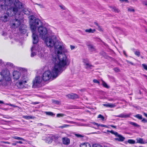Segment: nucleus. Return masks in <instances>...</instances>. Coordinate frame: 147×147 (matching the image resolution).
Returning a JSON list of instances; mask_svg holds the SVG:
<instances>
[{
  "label": "nucleus",
  "instance_id": "obj_1",
  "mask_svg": "<svg viewBox=\"0 0 147 147\" xmlns=\"http://www.w3.org/2000/svg\"><path fill=\"white\" fill-rule=\"evenodd\" d=\"M63 50L59 53H55V56L52 55V60L55 63L54 70L57 71L59 74L64 70L63 68L68 66L70 63V61L66 55L62 53Z\"/></svg>",
  "mask_w": 147,
  "mask_h": 147
},
{
  "label": "nucleus",
  "instance_id": "obj_2",
  "mask_svg": "<svg viewBox=\"0 0 147 147\" xmlns=\"http://www.w3.org/2000/svg\"><path fill=\"white\" fill-rule=\"evenodd\" d=\"M45 39L46 44L48 47L54 46L55 53H59L64 49V46L61 42L57 41L56 36L51 35L47 37Z\"/></svg>",
  "mask_w": 147,
  "mask_h": 147
},
{
  "label": "nucleus",
  "instance_id": "obj_3",
  "mask_svg": "<svg viewBox=\"0 0 147 147\" xmlns=\"http://www.w3.org/2000/svg\"><path fill=\"white\" fill-rule=\"evenodd\" d=\"M59 73L57 71L54 70V68L52 70V71L50 70L46 71L42 75V80L44 81H47L50 79L52 80L58 76Z\"/></svg>",
  "mask_w": 147,
  "mask_h": 147
},
{
  "label": "nucleus",
  "instance_id": "obj_4",
  "mask_svg": "<svg viewBox=\"0 0 147 147\" xmlns=\"http://www.w3.org/2000/svg\"><path fill=\"white\" fill-rule=\"evenodd\" d=\"M30 25L31 31H36V27L38 26L39 24L42 23L41 22L38 18H36L33 16H31Z\"/></svg>",
  "mask_w": 147,
  "mask_h": 147
},
{
  "label": "nucleus",
  "instance_id": "obj_5",
  "mask_svg": "<svg viewBox=\"0 0 147 147\" xmlns=\"http://www.w3.org/2000/svg\"><path fill=\"white\" fill-rule=\"evenodd\" d=\"M38 31L40 37L43 40L45 39L47 37L48 33L47 28L42 26H40L38 27Z\"/></svg>",
  "mask_w": 147,
  "mask_h": 147
},
{
  "label": "nucleus",
  "instance_id": "obj_6",
  "mask_svg": "<svg viewBox=\"0 0 147 147\" xmlns=\"http://www.w3.org/2000/svg\"><path fill=\"white\" fill-rule=\"evenodd\" d=\"M6 14L8 16H12L15 14L16 17H18L20 19H22V17L20 18V16H18L21 15V13H19L18 12V9L16 8H10L7 9L6 12Z\"/></svg>",
  "mask_w": 147,
  "mask_h": 147
},
{
  "label": "nucleus",
  "instance_id": "obj_7",
  "mask_svg": "<svg viewBox=\"0 0 147 147\" xmlns=\"http://www.w3.org/2000/svg\"><path fill=\"white\" fill-rule=\"evenodd\" d=\"M20 72L16 70L14 71L13 72V79L16 80H18L21 76V72L23 74H25L27 72V70L24 68H21L20 70Z\"/></svg>",
  "mask_w": 147,
  "mask_h": 147
},
{
  "label": "nucleus",
  "instance_id": "obj_8",
  "mask_svg": "<svg viewBox=\"0 0 147 147\" xmlns=\"http://www.w3.org/2000/svg\"><path fill=\"white\" fill-rule=\"evenodd\" d=\"M42 80V79L40 76H38L36 77L33 80L32 88H36L40 87Z\"/></svg>",
  "mask_w": 147,
  "mask_h": 147
},
{
  "label": "nucleus",
  "instance_id": "obj_9",
  "mask_svg": "<svg viewBox=\"0 0 147 147\" xmlns=\"http://www.w3.org/2000/svg\"><path fill=\"white\" fill-rule=\"evenodd\" d=\"M1 73L3 76H4L5 80L9 81L11 80L10 72L8 69H3L2 70Z\"/></svg>",
  "mask_w": 147,
  "mask_h": 147
},
{
  "label": "nucleus",
  "instance_id": "obj_10",
  "mask_svg": "<svg viewBox=\"0 0 147 147\" xmlns=\"http://www.w3.org/2000/svg\"><path fill=\"white\" fill-rule=\"evenodd\" d=\"M20 16V18L22 17V19H20L19 18H18V17H16L18 18L19 19L16 18H15L14 19H13L12 20L11 22V24H12V26H13L15 28H17L18 27L19 25H20L21 24V22L20 20H22L23 18V17L22 16V15L21 14V15L18 16Z\"/></svg>",
  "mask_w": 147,
  "mask_h": 147
},
{
  "label": "nucleus",
  "instance_id": "obj_11",
  "mask_svg": "<svg viewBox=\"0 0 147 147\" xmlns=\"http://www.w3.org/2000/svg\"><path fill=\"white\" fill-rule=\"evenodd\" d=\"M32 33V36L33 43L34 45H36V47H40L39 45H38L37 44V43L38 42L39 39L38 35L36 34V31H31Z\"/></svg>",
  "mask_w": 147,
  "mask_h": 147
},
{
  "label": "nucleus",
  "instance_id": "obj_12",
  "mask_svg": "<svg viewBox=\"0 0 147 147\" xmlns=\"http://www.w3.org/2000/svg\"><path fill=\"white\" fill-rule=\"evenodd\" d=\"M41 49V48L40 47H36V45H33L31 48V57H33L36 55L37 52H39L40 51Z\"/></svg>",
  "mask_w": 147,
  "mask_h": 147
},
{
  "label": "nucleus",
  "instance_id": "obj_13",
  "mask_svg": "<svg viewBox=\"0 0 147 147\" xmlns=\"http://www.w3.org/2000/svg\"><path fill=\"white\" fill-rule=\"evenodd\" d=\"M27 83L26 80L21 79L17 83L18 87L20 88H23L25 87V85Z\"/></svg>",
  "mask_w": 147,
  "mask_h": 147
},
{
  "label": "nucleus",
  "instance_id": "obj_14",
  "mask_svg": "<svg viewBox=\"0 0 147 147\" xmlns=\"http://www.w3.org/2000/svg\"><path fill=\"white\" fill-rule=\"evenodd\" d=\"M15 7L13 8L18 9L22 8L23 7L22 3L19 1V0H15L14 3Z\"/></svg>",
  "mask_w": 147,
  "mask_h": 147
},
{
  "label": "nucleus",
  "instance_id": "obj_15",
  "mask_svg": "<svg viewBox=\"0 0 147 147\" xmlns=\"http://www.w3.org/2000/svg\"><path fill=\"white\" fill-rule=\"evenodd\" d=\"M26 28L27 27L26 25L22 24L20 26L19 28L20 31L21 33L24 34L26 32Z\"/></svg>",
  "mask_w": 147,
  "mask_h": 147
},
{
  "label": "nucleus",
  "instance_id": "obj_16",
  "mask_svg": "<svg viewBox=\"0 0 147 147\" xmlns=\"http://www.w3.org/2000/svg\"><path fill=\"white\" fill-rule=\"evenodd\" d=\"M116 137L117 138H115V140L120 142H123L124 141L125 139V137L119 134L118 133Z\"/></svg>",
  "mask_w": 147,
  "mask_h": 147
},
{
  "label": "nucleus",
  "instance_id": "obj_17",
  "mask_svg": "<svg viewBox=\"0 0 147 147\" xmlns=\"http://www.w3.org/2000/svg\"><path fill=\"white\" fill-rule=\"evenodd\" d=\"M0 1H3V3L6 6H11L13 3L12 0H0Z\"/></svg>",
  "mask_w": 147,
  "mask_h": 147
},
{
  "label": "nucleus",
  "instance_id": "obj_18",
  "mask_svg": "<svg viewBox=\"0 0 147 147\" xmlns=\"http://www.w3.org/2000/svg\"><path fill=\"white\" fill-rule=\"evenodd\" d=\"M62 142L64 144L68 145L70 143L69 139L67 137H64L62 138Z\"/></svg>",
  "mask_w": 147,
  "mask_h": 147
},
{
  "label": "nucleus",
  "instance_id": "obj_19",
  "mask_svg": "<svg viewBox=\"0 0 147 147\" xmlns=\"http://www.w3.org/2000/svg\"><path fill=\"white\" fill-rule=\"evenodd\" d=\"M67 96L69 98L72 99L77 98L79 97L78 96V95L74 93L68 94L67 95Z\"/></svg>",
  "mask_w": 147,
  "mask_h": 147
},
{
  "label": "nucleus",
  "instance_id": "obj_20",
  "mask_svg": "<svg viewBox=\"0 0 147 147\" xmlns=\"http://www.w3.org/2000/svg\"><path fill=\"white\" fill-rule=\"evenodd\" d=\"M131 114H125L124 113H121L119 115H115V116L117 117H119L122 118H127L129 117L130 116Z\"/></svg>",
  "mask_w": 147,
  "mask_h": 147
},
{
  "label": "nucleus",
  "instance_id": "obj_21",
  "mask_svg": "<svg viewBox=\"0 0 147 147\" xmlns=\"http://www.w3.org/2000/svg\"><path fill=\"white\" fill-rule=\"evenodd\" d=\"M22 12L24 13L25 14H26L27 15H29L30 14V12L28 10V9L25 8H24L23 9L22 11H21V12H19V13H21V14L23 15V14L22 13ZM22 16H23V15Z\"/></svg>",
  "mask_w": 147,
  "mask_h": 147
},
{
  "label": "nucleus",
  "instance_id": "obj_22",
  "mask_svg": "<svg viewBox=\"0 0 147 147\" xmlns=\"http://www.w3.org/2000/svg\"><path fill=\"white\" fill-rule=\"evenodd\" d=\"M80 147H91V145L88 143H84L80 145Z\"/></svg>",
  "mask_w": 147,
  "mask_h": 147
},
{
  "label": "nucleus",
  "instance_id": "obj_23",
  "mask_svg": "<svg viewBox=\"0 0 147 147\" xmlns=\"http://www.w3.org/2000/svg\"><path fill=\"white\" fill-rule=\"evenodd\" d=\"M9 17L7 15H5L1 17L2 19L3 20V21L5 22L9 20Z\"/></svg>",
  "mask_w": 147,
  "mask_h": 147
},
{
  "label": "nucleus",
  "instance_id": "obj_24",
  "mask_svg": "<svg viewBox=\"0 0 147 147\" xmlns=\"http://www.w3.org/2000/svg\"><path fill=\"white\" fill-rule=\"evenodd\" d=\"M89 50L91 52L95 51L96 50L94 47L92 45H90L88 46Z\"/></svg>",
  "mask_w": 147,
  "mask_h": 147
},
{
  "label": "nucleus",
  "instance_id": "obj_25",
  "mask_svg": "<svg viewBox=\"0 0 147 147\" xmlns=\"http://www.w3.org/2000/svg\"><path fill=\"white\" fill-rule=\"evenodd\" d=\"M137 143H140L141 144H144L146 142L143 141V140L142 138H137L136 139Z\"/></svg>",
  "mask_w": 147,
  "mask_h": 147
},
{
  "label": "nucleus",
  "instance_id": "obj_26",
  "mask_svg": "<svg viewBox=\"0 0 147 147\" xmlns=\"http://www.w3.org/2000/svg\"><path fill=\"white\" fill-rule=\"evenodd\" d=\"M125 143L127 144V143H128L131 144H133L136 143V141L135 140L132 139H129L127 142H125Z\"/></svg>",
  "mask_w": 147,
  "mask_h": 147
},
{
  "label": "nucleus",
  "instance_id": "obj_27",
  "mask_svg": "<svg viewBox=\"0 0 147 147\" xmlns=\"http://www.w3.org/2000/svg\"><path fill=\"white\" fill-rule=\"evenodd\" d=\"M60 138V137L57 135H55L54 136V140L56 143H59V140Z\"/></svg>",
  "mask_w": 147,
  "mask_h": 147
},
{
  "label": "nucleus",
  "instance_id": "obj_28",
  "mask_svg": "<svg viewBox=\"0 0 147 147\" xmlns=\"http://www.w3.org/2000/svg\"><path fill=\"white\" fill-rule=\"evenodd\" d=\"M110 7L112 9V11L115 13H119L120 11L119 10L115 7Z\"/></svg>",
  "mask_w": 147,
  "mask_h": 147
},
{
  "label": "nucleus",
  "instance_id": "obj_29",
  "mask_svg": "<svg viewBox=\"0 0 147 147\" xmlns=\"http://www.w3.org/2000/svg\"><path fill=\"white\" fill-rule=\"evenodd\" d=\"M85 32H88L89 33H93L96 31L95 29H93L92 30L91 28H90L89 29H86L85 30Z\"/></svg>",
  "mask_w": 147,
  "mask_h": 147
},
{
  "label": "nucleus",
  "instance_id": "obj_30",
  "mask_svg": "<svg viewBox=\"0 0 147 147\" xmlns=\"http://www.w3.org/2000/svg\"><path fill=\"white\" fill-rule=\"evenodd\" d=\"M23 118L27 119H34V118L35 117L34 116H23Z\"/></svg>",
  "mask_w": 147,
  "mask_h": 147
},
{
  "label": "nucleus",
  "instance_id": "obj_31",
  "mask_svg": "<svg viewBox=\"0 0 147 147\" xmlns=\"http://www.w3.org/2000/svg\"><path fill=\"white\" fill-rule=\"evenodd\" d=\"M129 123L135 127H140V125H138L136 123L134 122L129 121Z\"/></svg>",
  "mask_w": 147,
  "mask_h": 147
},
{
  "label": "nucleus",
  "instance_id": "obj_32",
  "mask_svg": "<svg viewBox=\"0 0 147 147\" xmlns=\"http://www.w3.org/2000/svg\"><path fill=\"white\" fill-rule=\"evenodd\" d=\"M45 113L47 115L51 116H54L55 115V114L51 112H45Z\"/></svg>",
  "mask_w": 147,
  "mask_h": 147
},
{
  "label": "nucleus",
  "instance_id": "obj_33",
  "mask_svg": "<svg viewBox=\"0 0 147 147\" xmlns=\"http://www.w3.org/2000/svg\"><path fill=\"white\" fill-rule=\"evenodd\" d=\"M86 68L87 69L88 68H91V67H93V66L89 63V62L86 63L85 65Z\"/></svg>",
  "mask_w": 147,
  "mask_h": 147
},
{
  "label": "nucleus",
  "instance_id": "obj_34",
  "mask_svg": "<svg viewBox=\"0 0 147 147\" xmlns=\"http://www.w3.org/2000/svg\"><path fill=\"white\" fill-rule=\"evenodd\" d=\"M102 84L104 87L106 88H109V86H108L107 83L104 81H102Z\"/></svg>",
  "mask_w": 147,
  "mask_h": 147
},
{
  "label": "nucleus",
  "instance_id": "obj_35",
  "mask_svg": "<svg viewBox=\"0 0 147 147\" xmlns=\"http://www.w3.org/2000/svg\"><path fill=\"white\" fill-rule=\"evenodd\" d=\"M13 138L17 140H20L23 141H25V140L23 138L16 136H14L13 137Z\"/></svg>",
  "mask_w": 147,
  "mask_h": 147
},
{
  "label": "nucleus",
  "instance_id": "obj_36",
  "mask_svg": "<svg viewBox=\"0 0 147 147\" xmlns=\"http://www.w3.org/2000/svg\"><path fill=\"white\" fill-rule=\"evenodd\" d=\"M70 125H67V124H64L63 125H61L59 127V128L61 129H63L65 128H66L67 127H69L70 126Z\"/></svg>",
  "mask_w": 147,
  "mask_h": 147
},
{
  "label": "nucleus",
  "instance_id": "obj_37",
  "mask_svg": "<svg viewBox=\"0 0 147 147\" xmlns=\"http://www.w3.org/2000/svg\"><path fill=\"white\" fill-rule=\"evenodd\" d=\"M135 117L140 120L142 119V115L139 114L136 115Z\"/></svg>",
  "mask_w": 147,
  "mask_h": 147
},
{
  "label": "nucleus",
  "instance_id": "obj_38",
  "mask_svg": "<svg viewBox=\"0 0 147 147\" xmlns=\"http://www.w3.org/2000/svg\"><path fill=\"white\" fill-rule=\"evenodd\" d=\"M107 132H109L111 133L112 134H114L115 135V136H116V135L118 133L117 132H115L113 130H111V131H109V130H107Z\"/></svg>",
  "mask_w": 147,
  "mask_h": 147
},
{
  "label": "nucleus",
  "instance_id": "obj_39",
  "mask_svg": "<svg viewBox=\"0 0 147 147\" xmlns=\"http://www.w3.org/2000/svg\"><path fill=\"white\" fill-rule=\"evenodd\" d=\"M83 62L85 64V65L86 63H89L88 59L87 58L84 59H83Z\"/></svg>",
  "mask_w": 147,
  "mask_h": 147
},
{
  "label": "nucleus",
  "instance_id": "obj_40",
  "mask_svg": "<svg viewBox=\"0 0 147 147\" xmlns=\"http://www.w3.org/2000/svg\"><path fill=\"white\" fill-rule=\"evenodd\" d=\"M115 106V104H112L111 103L108 104V107L110 108H113Z\"/></svg>",
  "mask_w": 147,
  "mask_h": 147
},
{
  "label": "nucleus",
  "instance_id": "obj_41",
  "mask_svg": "<svg viewBox=\"0 0 147 147\" xmlns=\"http://www.w3.org/2000/svg\"><path fill=\"white\" fill-rule=\"evenodd\" d=\"M98 118H101V120L102 121L104 120L105 119L104 117L101 114H100L98 116Z\"/></svg>",
  "mask_w": 147,
  "mask_h": 147
},
{
  "label": "nucleus",
  "instance_id": "obj_42",
  "mask_svg": "<svg viewBox=\"0 0 147 147\" xmlns=\"http://www.w3.org/2000/svg\"><path fill=\"white\" fill-rule=\"evenodd\" d=\"M135 54L138 57L140 56V53L139 51H136L134 52Z\"/></svg>",
  "mask_w": 147,
  "mask_h": 147
},
{
  "label": "nucleus",
  "instance_id": "obj_43",
  "mask_svg": "<svg viewBox=\"0 0 147 147\" xmlns=\"http://www.w3.org/2000/svg\"><path fill=\"white\" fill-rule=\"evenodd\" d=\"M6 65H7L8 66H10L11 67H12L13 65V64L12 63L8 62L6 63Z\"/></svg>",
  "mask_w": 147,
  "mask_h": 147
},
{
  "label": "nucleus",
  "instance_id": "obj_44",
  "mask_svg": "<svg viewBox=\"0 0 147 147\" xmlns=\"http://www.w3.org/2000/svg\"><path fill=\"white\" fill-rule=\"evenodd\" d=\"M35 4L39 6L40 8H45L44 6L40 4H38L37 3H35Z\"/></svg>",
  "mask_w": 147,
  "mask_h": 147
},
{
  "label": "nucleus",
  "instance_id": "obj_45",
  "mask_svg": "<svg viewBox=\"0 0 147 147\" xmlns=\"http://www.w3.org/2000/svg\"><path fill=\"white\" fill-rule=\"evenodd\" d=\"M75 135L76 137L78 138H82L84 137L83 136L80 134H75Z\"/></svg>",
  "mask_w": 147,
  "mask_h": 147
},
{
  "label": "nucleus",
  "instance_id": "obj_46",
  "mask_svg": "<svg viewBox=\"0 0 147 147\" xmlns=\"http://www.w3.org/2000/svg\"><path fill=\"white\" fill-rule=\"evenodd\" d=\"M4 79V76L2 75V74L0 72V82L3 80Z\"/></svg>",
  "mask_w": 147,
  "mask_h": 147
},
{
  "label": "nucleus",
  "instance_id": "obj_47",
  "mask_svg": "<svg viewBox=\"0 0 147 147\" xmlns=\"http://www.w3.org/2000/svg\"><path fill=\"white\" fill-rule=\"evenodd\" d=\"M93 81V82L95 83L98 84H100L99 82L96 79H94Z\"/></svg>",
  "mask_w": 147,
  "mask_h": 147
},
{
  "label": "nucleus",
  "instance_id": "obj_48",
  "mask_svg": "<svg viewBox=\"0 0 147 147\" xmlns=\"http://www.w3.org/2000/svg\"><path fill=\"white\" fill-rule=\"evenodd\" d=\"M53 102H54L55 104H59L60 103V102L59 101L57 100H53Z\"/></svg>",
  "mask_w": 147,
  "mask_h": 147
},
{
  "label": "nucleus",
  "instance_id": "obj_49",
  "mask_svg": "<svg viewBox=\"0 0 147 147\" xmlns=\"http://www.w3.org/2000/svg\"><path fill=\"white\" fill-rule=\"evenodd\" d=\"M142 3L144 5L147 6V1H143Z\"/></svg>",
  "mask_w": 147,
  "mask_h": 147
},
{
  "label": "nucleus",
  "instance_id": "obj_50",
  "mask_svg": "<svg viewBox=\"0 0 147 147\" xmlns=\"http://www.w3.org/2000/svg\"><path fill=\"white\" fill-rule=\"evenodd\" d=\"M64 115L61 114H57V117H63Z\"/></svg>",
  "mask_w": 147,
  "mask_h": 147
},
{
  "label": "nucleus",
  "instance_id": "obj_51",
  "mask_svg": "<svg viewBox=\"0 0 147 147\" xmlns=\"http://www.w3.org/2000/svg\"><path fill=\"white\" fill-rule=\"evenodd\" d=\"M142 65L144 68L147 70V65L144 64H143Z\"/></svg>",
  "mask_w": 147,
  "mask_h": 147
},
{
  "label": "nucleus",
  "instance_id": "obj_52",
  "mask_svg": "<svg viewBox=\"0 0 147 147\" xmlns=\"http://www.w3.org/2000/svg\"><path fill=\"white\" fill-rule=\"evenodd\" d=\"M99 125V126H100L102 127H105L107 128L108 127V126H107V125H103L102 124H100Z\"/></svg>",
  "mask_w": 147,
  "mask_h": 147
},
{
  "label": "nucleus",
  "instance_id": "obj_53",
  "mask_svg": "<svg viewBox=\"0 0 147 147\" xmlns=\"http://www.w3.org/2000/svg\"><path fill=\"white\" fill-rule=\"evenodd\" d=\"M142 121L144 123H147V120L145 119L144 118L142 120Z\"/></svg>",
  "mask_w": 147,
  "mask_h": 147
},
{
  "label": "nucleus",
  "instance_id": "obj_54",
  "mask_svg": "<svg viewBox=\"0 0 147 147\" xmlns=\"http://www.w3.org/2000/svg\"><path fill=\"white\" fill-rule=\"evenodd\" d=\"M93 147H102V146L100 145V144H97L95 145V146H94Z\"/></svg>",
  "mask_w": 147,
  "mask_h": 147
},
{
  "label": "nucleus",
  "instance_id": "obj_55",
  "mask_svg": "<svg viewBox=\"0 0 147 147\" xmlns=\"http://www.w3.org/2000/svg\"><path fill=\"white\" fill-rule=\"evenodd\" d=\"M40 103V102H32V104L34 105H35L39 104Z\"/></svg>",
  "mask_w": 147,
  "mask_h": 147
},
{
  "label": "nucleus",
  "instance_id": "obj_56",
  "mask_svg": "<svg viewBox=\"0 0 147 147\" xmlns=\"http://www.w3.org/2000/svg\"><path fill=\"white\" fill-rule=\"evenodd\" d=\"M114 71L117 72H118L119 71V69L117 68H115L114 69Z\"/></svg>",
  "mask_w": 147,
  "mask_h": 147
},
{
  "label": "nucleus",
  "instance_id": "obj_57",
  "mask_svg": "<svg viewBox=\"0 0 147 147\" xmlns=\"http://www.w3.org/2000/svg\"><path fill=\"white\" fill-rule=\"evenodd\" d=\"M2 143H3L6 144H10L11 143L9 142H5V141L2 142Z\"/></svg>",
  "mask_w": 147,
  "mask_h": 147
},
{
  "label": "nucleus",
  "instance_id": "obj_58",
  "mask_svg": "<svg viewBox=\"0 0 147 147\" xmlns=\"http://www.w3.org/2000/svg\"><path fill=\"white\" fill-rule=\"evenodd\" d=\"M128 10L130 11H132L134 12V10L132 9H129Z\"/></svg>",
  "mask_w": 147,
  "mask_h": 147
},
{
  "label": "nucleus",
  "instance_id": "obj_59",
  "mask_svg": "<svg viewBox=\"0 0 147 147\" xmlns=\"http://www.w3.org/2000/svg\"><path fill=\"white\" fill-rule=\"evenodd\" d=\"M119 1L121 2H124L125 1L127 3H129V1L128 0H119Z\"/></svg>",
  "mask_w": 147,
  "mask_h": 147
},
{
  "label": "nucleus",
  "instance_id": "obj_60",
  "mask_svg": "<svg viewBox=\"0 0 147 147\" xmlns=\"http://www.w3.org/2000/svg\"><path fill=\"white\" fill-rule=\"evenodd\" d=\"M70 46L71 50H73L75 48V46H74L71 45Z\"/></svg>",
  "mask_w": 147,
  "mask_h": 147
},
{
  "label": "nucleus",
  "instance_id": "obj_61",
  "mask_svg": "<svg viewBox=\"0 0 147 147\" xmlns=\"http://www.w3.org/2000/svg\"><path fill=\"white\" fill-rule=\"evenodd\" d=\"M127 61V63H128L130 64L131 65H134V64L131 62H130L129 61Z\"/></svg>",
  "mask_w": 147,
  "mask_h": 147
},
{
  "label": "nucleus",
  "instance_id": "obj_62",
  "mask_svg": "<svg viewBox=\"0 0 147 147\" xmlns=\"http://www.w3.org/2000/svg\"><path fill=\"white\" fill-rule=\"evenodd\" d=\"M66 121L67 123H74V122L73 121Z\"/></svg>",
  "mask_w": 147,
  "mask_h": 147
},
{
  "label": "nucleus",
  "instance_id": "obj_63",
  "mask_svg": "<svg viewBox=\"0 0 147 147\" xmlns=\"http://www.w3.org/2000/svg\"><path fill=\"white\" fill-rule=\"evenodd\" d=\"M16 142L17 143H19L20 144H23V142L22 141H17Z\"/></svg>",
  "mask_w": 147,
  "mask_h": 147
},
{
  "label": "nucleus",
  "instance_id": "obj_64",
  "mask_svg": "<svg viewBox=\"0 0 147 147\" xmlns=\"http://www.w3.org/2000/svg\"><path fill=\"white\" fill-rule=\"evenodd\" d=\"M94 23L98 27H100V26H99V25L98 24V23H97L96 22H94Z\"/></svg>",
  "mask_w": 147,
  "mask_h": 147
}]
</instances>
